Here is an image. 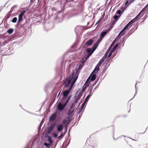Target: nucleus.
I'll use <instances>...</instances> for the list:
<instances>
[{
    "mask_svg": "<svg viewBox=\"0 0 148 148\" xmlns=\"http://www.w3.org/2000/svg\"><path fill=\"white\" fill-rule=\"evenodd\" d=\"M97 36H94L91 38L89 39L85 42V45L87 46H91L94 42V39L95 38H96Z\"/></svg>",
    "mask_w": 148,
    "mask_h": 148,
    "instance_id": "f257e3e1",
    "label": "nucleus"
},
{
    "mask_svg": "<svg viewBox=\"0 0 148 148\" xmlns=\"http://www.w3.org/2000/svg\"><path fill=\"white\" fill-rule=\"evenodd\" d=\"M56 128L58 131L59 132H62L63 129V125L60 123H58L57 124Z\"/></svg>",
    "mask_w": 148,
    "mask_h": 148,
    "instance_id": "f8f14e48",
    "label": "nucleus"
},
{
    "mask_svg": "<svg viewBox=\"0 0 148 148\" xmlns=\"http://www.w3.org/2000/svg\"><path fill=\"white\" fill-rule=\"evenodd\" d=\"M90 77H88V78H87V80H86V81L85 82V83H86V84H89V85L90 84Z\"/></svg>",
    "mask_w": 148,
    "mask_h": 148,
    "instance_id": "a19ab883",
    "label": "nucleus"
},
{
    "mask_svg": "<svg viewBox=\"0 0 148 148\" xmlns=\"http://www.w3.org/2000/svg\"><path fill=\"white\" fill-rule=\"evenodd\" d=\"M148 16V12L145 15L143 18L142 20H143L141 22H143Z\"/></svg>",
    "mask_w": 148,
    "mask_h": 148,
    "instance_id": "2f4dec72",
    "label": "nucleus"
},
{
    "mask_svg": "<svg viewBox=\"0 0 148 148\" xmlns=\"http://www.w3.org/2000/svg\"><path fill=\"white\" fill-rule=\"evenodd\" d=\"M74 77L73 76V75H70L69 78L68 79L64 85V88L67 87L69 86V84L71 83V80L72 79L73 80L74 79Z\"/></svg>",
    "mask_w": 148,
    "mask_h": 148,
    "instance_id": "7ed1b4c3",
    "label": "nucleus"
},
{
    "mask_svg": "<svg viewBox=\"0 0 148 148\" xmlns=\"http://www.w3.org/2000/svg\"><path fill=\"white\" fill-rule=\"evenodd\" d=\"M130 35V34H129L128 33H127V34L123 38L127 40V39L128 38L129 36Z\"/></svg>",
    "mask_w": 148,
    "mask_h": 148,
    "instance_id": "4d7b16f0",
    "label": "nucleus"
},
{
    "mask_svg": "<svg viewBox=\"0 0 148 148\" xmlns=\"http://www.w3.org/2000/svg\"><path fill=\"white\" fill-rule=\"evenodd\" d=\"M136 22V21L134 18L130 21V22L131 23H132V25H133V24Z\"/></svg>",
    "mask_w": 148,
    "mask_h": 148,
    "instance_id": "13d9d810",
    "label": "nucleus"
},
{
    "mask_svg": "<svg viewBox=\"0 0 148 148\" xmlns=\"http://www.w3.org/2000/svg\"><path fill=\"white\" fill-rule=\"evenodd\" d=\"M17 21V18L16 17H14L11 20V21L13 23H16Z\"/></svg>",
    "mask_w": 148,
    "mask_h": 148,
    "instance_id": "f704fd0d",
    "label": "nucleus"
},
{
    "mask_svg": "<svg viewBox=\"0 0 148 148\" xmlns=\"http://www.w3.org/2000/svg\"><path fill=\"white\" fill-rule=\"evenodd\" d=\"M101 64V62H99L96 65V66H97V67H98L99 68V67L100 66Z\"/></svg>",
    "mask_w": 148,
    "mask_h": 148,
    "instance_id": "69168bd1",
    "label": "nucleus"
},
{
    "mask_svg": "<svg viewBox=\"0 0 148 148\" xmlns=\"http://www.w3.org/2000/svg\"><path fill=\"white\" fill-rule=\"evenodd\" d=\"M112 29V28L111 27H109L105 29L104 30L108 34Z\"/></svg>",
    "mask_w": 148,
    "mask_h": 148,
    "instance_id": "e433bc0d",
    "label": "nucleus"
},
{
    "mask_svg": "<svg viewBox=\"0 0 148 148\" xmlns=\"http://www.w3.org/2000/svg\"><path fill=\"white\" fill-rule=\"evenodd\" d=\"M53 135L55 138H57L58 136V134L56 133H53Z\"/></svg>",
    "mask_w": 148,
    "mask_h": 148,
    "instance_id": "338daca9",
    "label": "nucleus"
},
{
    "mask_svg": "<svg viewBox=\"0 0 148 148\" xmlns=\"http://www.w3.org/2000/svg\"><path fill=\"white\" fill-rule=\"evenodd\" d=\"M111 61V60L109 58H108H108L106 59L105 61V63H108L110 61Z\"/></svg>",
    "mask_w": 148,
    "mask_h": 148,
    "instance_id": "603ef678",
    "label": "nucleus"
},
{
    "mask_svg": "<svg viewBox=\"0 0 148 148\" xmlns=\"http://www.w3.org/2000/svg\"><path fill=\"white\" fill-rule=\"evenodd\" d=\"M141 17L140 13H138L134 19H135L136 21H137L139 20Z\"/></svg>",
    "mask_w": 148,
    "mask_h": 148,
    "instance_id": "6ab92c4d",
    "label": "nucleus"
},
{
    "mask_svg": "<svg viewBox=\"0 0 148 148\" xmlns=\"http://www.w3.org/2000/svg\"><path fill=\"white\" fill-rule=\"evenodd\" d=\"M27 23L26 22H25L22 25L21 24H20V25L19 26V27L20 28H24L25 27V25H27Z\"/></svg>",
    "mask_w": 148,
    "mask_h": 148,
    "instance_id": "473e14b6",
    "label": "nucleus"
},
{
    "mask_svg": "<svg viewBox=\"0 0 148 148\" xmlns=\"http://www.w3.org/2000/svg\"><path fill=\"white\" fill-rule=\"evenodd\" d=\"M93 87H92V86H91L90 85V86H89V88H88L89 89V94L92 95V92H92L93 90H92Z\"/></svg>",
    "mask_w": 148,
    "mask_h": 148,
    "instance_id": "72a5a7b5",
    "label": "nucleus"
},
{
    "mask_svg": "<svg viewBox=\"0 0 148 148\" xmlns=\"http://www.w3.org/2000/svg\"><path fill=\"white\" fill-rule=\"evenodd\" d=\"M126 33V32H121V33H120V35L121 36H123L124 35H125Z\"/></svg>",
    "mask_w": 148,
    "mask_h": 148,
    "instance_id": "0e129e2a",
    "label": "nucleus"
},
{
    "mask_svg": "<svg viewBox=\"0 0 148 148\" xmlns=\"http://www.w3.org/2000/svg\"><path fill=\"white\" fill-rule=\"evenodd\" d=\"M70 94V92L68 90H66L64 91L63 95L65 97H66L68 96H69V95Z\"/></svg>",
    "mask_w": 148,
    "mask_h": 148,
    "instance_id": "4468645a",
    "label": "nucleus"
},
{
    "mask_svg": "<svg viewBox=\"0 0 148 148\" xmlns=\"http://www.w3.org/2000/svg\"><path fill=\"white\" fill-rule=\"evenodd\" d=\"M101 42L99 40H98L94 44L92 47V49H93L92 52H94L95 50Z\"/></svg>",
    "mask_w": 148,
    "mask_h": 148,
    "instance_id": "39448f33",
    "label": "nucleus"
},
{
    "mask_svg": "<svg viewBox=\"0 0 148 148\" xmlns=\"http://www.w3.org/2000/svg\"><path fill=\"white\" fill-rule=\"evenodd\" d=\"M34 147V143L32 141H30L29 143L28 144L27 147H26L25 148H32L33 146Z\"/></svg>",
    "mask_w": 148,
    "mask_h": 148,
    "instance_id": "2eb2a0df",
    "label": "nucleus"
},
{
    "mask_svg": "<svg viewBox=\"0 0 148 148\" xmlns=\"http://www.w3.org/2000/svg\"><path fill=\"white\" fill-rule=\"evenodd\" d=\"M97 74L96 73H92V72L89 77H90L91 82L94 81L97 78Z\"/></svg>",
    "mask_w": 148,
    "mask_h": 148,
    "instance_id": "0eeeda50",
    "label": "nucleus"
},
{
    "mask_svg": "<svg viewBox=\"0 0 148 148\" xmlns=\"http://www.w3.org/2000/svg\"><path fill=\"white\" fill-rule=\"evenodd\" d=\"M51 84L50 83H47L45 84L44 87V91L47 93L48 90L50 88Z\"/></svg>",
    "mask_w": 148,
    "mask_h": 148,
    "instance_id": "ddd939ff",
    "label": "nucleus"
},
{
    "mask_svg": "<svg viewBox=\"0 0 148 148\" xmlns=\"http://www.w3.org/2000/svg\"><path fill=\"white\" fill-rule=\"evenodd\" d=\"M43 145L45 146L47 148H50V144L49 143L45 142L44 143Z\"/></svg>",
    "mask_w": 148,
    "mask_h": 148,
    "instance_id": "79ce46f5",
    "label": "nucleus"
},
{
    "mask_svg": "<svg viewBox=\"0 0 148 148\" xmlns=\"http://www.w3.org/2000/svg\"><path fill=\"white\" fill-rule=\"evenodd\" d=\"M66 106L64 104L60 103L58 106V108L60 111H62Z\"/></svg>",
    "mask_w": 148,
    "mask_h": 148,
    "instance_id": "6e6552de",
    "label": "nucleus"
},
{
    "mask_svg": "<svg viewBox=\"0 0 148 148\" xmlns=\"http://www.w3.org/2000/svg\"><path fill=\"white\" fill-rule=\"evenodd\" d=\"M78 77V75H77L75 78L73 80V82L71 83V84L69 88V90H71L74 85L75 83L76 82Z\"/></svg>",
    "mask_w": 148,
    "mask_h": 148,
    "instance_id": "1a4fd4ad",
    "label": "nucleus"
},
{
    "mask_svg": "<svg viewBox=\"0 0 148 148\" xmlns=\"http://www.w3.org/2000/svg\"><path fill=\"white\" fill-rule=\"evenodd\" d=\"M120 34H118V35L116 37V38L114 40L113 42H114V41H115L116 42H117L121 38V36H119Z\"/></svg>",
    "mask_w": 148,
    "mask_h": 148,
    "instance_id": "7c9ffc66",
    "label": "nucleus"
},
{
    "mask_svg": "<svg viewBox=\"0 0 148 148\" xmlns=\"http://www.w3.org/2000/svg\"><path fill=\"white\" fill-rule=\"evenodd\" d=\"M14 31V29L13 28H9L6 31V32L8 33L9 34H12Z\"/></svg>",
    "mask_w": 148,
    "mask_h": 148,
    "instance_id": "a211bd4d",
    "label": "nucleus"
},
{
    "mask_svg": "<svg viewBox=\"0 0 148 148\" xmlns=\"http://www.w3.org/2000/svg\"><path fill=\"white\" fill-rule=\"evenodd\" d=\"M71 95H70V96H69L68 97L67 99H66V101L64 103L65 105L66 106L67 104L69 102V101L70 99H71Z\"/></svg>",
    "mask_w": 148,
    "mask_h": 148,
    "instance_id": "5701e85b",
    "label": "nucleus"
},
{
    "mask_svg": "<svg viewBox=\"0 0 148 148\" xmlns=\"http://www.w3.org/2000/svg\"><path fill=\"white\" fill-rule=\"evenodd\" d=\"M89 86V84H86L85 83L84 84V85L82 87V88L85 89L86 90V88L88 87Z\"/></svg>",
    "mask_w": 148,
    "mask_h": 148,
    "instance_id": "de8ad7c7",
    "label": "nucleus"
},
{
    "mask_svg": "<svg viewBox=\"0 0 148 148\" xmlns=\"http://www.w3.org/2000/svg\"><path fill=\"white\" fill-rule=\"evenodd\" d=\"M116 22V21L114 20H112L110 22V23L114 25Z\"/></svg>",
    "mask_w": 148,
    "mask_h": 148,
    "instance_id": "052dcab7",
    "label": "nucleus"
},
{
    "mask_svg": "<svg viewBox=\"0 0 148 148\" xmlns=\"http://www.w3.org/2000/svg\"><path fill=\"white\" fill-rule=\"evenodd\" d=\"M119 45H120V43L119 42H117L115 45L113 47L112 50L109 52L108 55V58H110L111 56L112 53L115 51L117 47H118Z\"/></svg>",
    "mask_w": 148,
    "mask_h": 148,
    "instance_id": "20e7f679",
    "label": "nucleus"
},
{
    "mask_svg": "<svg viewBox=\"0 0 148 148\" xmlns=\"http://www.w3.org/2000/svg\"><path fill=\"white\" fill-rule=\"evenodd\" d=\"M85 62V61H84V62L83 61H82L81 63H80L78 66V68L79 69L81 70L82 68L83 67V66H84V63Z\"/></svg>",
    "mask_w": 148,
    "mask_h": 148,
    "instance_id": "393cba45",
    "label": "nucleus"
},
{
    "mask_svg": "<svg viewBox=\"0 0 148 148\" xmlns=\"http://www.w3.org/2000/svg\"><path fill=\"white\" fill-rule=\"evenodd\" d=\"M64 136V135L63 134V132H61L60 135L58 137V138L62 139Z\"/></svg>",
    "mask_w": 148,
    "mask_h": 148,
    "instance_id": "8fccbe9b",
    "label": "nucleus"
},
{
    "mask_svg": "<svg viewBox=\"0 0 148 148\" xmlns=\"http://www.w3.org/2000/svg\"><path fill=\"white\" fill-rule=\"evenodd\" d=\"M27 10H23L21 12L20 14L18 15L19 16H23V15L25 14V13L26 12Z\"/></svg>",
    "mask_w": 148,
    "mask_h": 148,
    "instance_id": "c756f323",
    "label": "nucleus"
},
{
    "mask_svg": "<svg viewBox=\"0 0 148 148\" xmlns=\"http://www.w3.org/2000/svg\"><path fill=\"white\" fill-rule=\"evenodd\" d=\"M137 84V82L136 83V84L135 85V90H136V92H135V94L133 98H134V97L136 95L137 93L138 89H137V88L136 87V85Z\"/></svg>",
    "mask_w": 148,
    "mask_h": 148,
    "instance_id": "a18cd8bd",
    "label": "nucleus"
},
{
    "mask_svg": "<svg viewBox=\"0 0 148 148\" xmlns=\"http://www.w3.org/2000/svg\"><path fill=\"white\" fill-rule=\"evenodd\" d=\"M132 3H130V1L129 0H127L126 1L125 5L126 6H127L130 5Z\"/></svg>",
    "mask_w": 148,
    "mask_h": 148,
    "instance_id": "4c0bfd02",
    "label": "nucleus"
},
{
    "mask_svg": "<svg viewBox=\"0 0 148 148\" xmlns=\"http://www.w3.org/2000/svg\"><path fill=\"white\" fill-rule=\"evenodd\" d=\"M83 108H81V106L78 109V112H77V114H79L80 113H81V112H82V109Z\"/></svg>",
    "mask_w": 148,
    "mask_h": 148,
    "instance_id": "09e8293b",
    "label": "nucleus"
},
{
    "mask_svg": "<svg viewBox=\"0 0 148 148\" xmlns=\"http://www.w3.org/2000/svg\"><path fill=\"white\" fill-rule=\"evenodd\" d=\"M76 105H77L76 104L72 103L70 108V110H72V109H75V108L76 106Z\"/></svg>",
    "mask_w": 148,
    "mask_h": 148,
    "instance_id": "a878e982",
    "label": "nucleus"
},
{
    "mask_svg": "<svg viewBox=\"0 0 148 148\" xmlns=\"http://www.w3.org/2000/svg\"><path fill=\"white\" fill-rule=\"evenodd\" d=\"M83 11H84V9L83 8H82L80 10V12L81 13H83V16H84L85 17H86L87 15V14L86 13H85V12H83Z\"/></svg>",
    "mask_w": 148,
    "mask_h": 148,
    "instance_id": "49530a36",
    "label": "nucleus"
},
{
    "mask_svg": "<svg viewBox=\"0 0 148 148\" xmlns=\"http://www.w3.org/2000/svg\"><path fill=\"white\" fill-rule=\"evenodd\" d=\"M23 16H20L18 15V22H20L21 23L23 21Z\"/></svg>",
    "mask_w": 148,
    "mask_h": 148,
    "instance_id": "c85d7f7f",
    "label": "nucleus"
},
{
    "mask_svg": "<svg viewBox=\"0 0 148 148\" xmlns=\"http://www.w3.org/2000/svg\"><path fill=\"white\" fill-rule=\"evenodd\" d=\"M126 40V39L124 38H122L121 41H122V47H123L124 46V43L125 42Z\"/></svg>",
    "mask_w": 148,
    "mask_h": 148,
    "instance_id": "ea45409f",
    "label": "nucleus"
},
{
    "mask_svg": "<svg viewBox=\"0 0 148 148\" xmlns=\"http://www.w3.org/2000/svg\"><path fill=\"white\" fill-rule=\"evenodd\" d=\"M110 62L109 64H108L107 67L104 66V68L103 69L102 73L103 72V73H104V72L106 70L108 67L110 66Z\"/></svg>",
    "mask_w": 148,
    "mask_h": 148,
    "instance_id": "37998d69",
    "label": "nucleus"
},
{
    "mask_svg": "<svg viewBox=\"0 0 148 148\" xmlns=\"http://www.w3.org/2000/svg\"><path fill=\"white\" fill-rule=\"evenodd\" d=\"M54 124L51 125L49 127V129L50 130H52L54 127Z\"/></svg>",
    "mask_w": 148,
    "mask_h": 148,
    "instance_id": "3c124183",
    "label": "nucleus"
},
{
    "mask_svg": "<svg viewBox=\"0 0 148 148\" xmlns=\"http://www.w3.org/2000/svg\"><path fill=\"white\" fill-rule=\"evenodd\" d=\"M129 26L127 24L124 27L126 30L129 29Z\"/></svg>",
    "mask_w": 148,
    "mask_h": 148,
    "instance_id": "774afa93",
    "label": "nucleus"
},
{
    "mask_svg": "<svg viewBox=\"0 0 148 148\" xmlns=\"http://www.w3.org/2000/svg\"><path fill=\"white\" fill-rule=\"evenodd\" d=\"M120 16H118L116 15H115L113 16V18L115 19L114 20L117 21L119 19V18H120Z\"/></svg>",
    "mask_w": 148,
    "mask_h": 148,
    "instance_id": "4be33fe9",
    "label": "nucleus"
},
{
    "mask_svg": "<svg viewBox=\"0 0 148 148\" xmlns=\"http://www.w3.org/2000/svg\"><path fill=\"white\" fill-rule=\"evenodd\" d=\"M48 140L49 142V143L50 144H52L53 143V142L52 141V140L50 136H48Z\"/></svg>",
    "mask_w": 148,
    "mask_h": 148,
    "instance_id": "58836bf2",
    "label": "nucleus"
},
{
    "mask_svg": "<svg viewBox=\"0 0 148 148\" xmlns=\"http://www.w3.org/2000/svg\"><path fill=\"white\" fill-rule=\"evenodd\" d=\"M56 116L55 113H53L49 116V121H53L56 119Z\"/></svg>",
    "mask_w": 148,
    "mask_h": 148,
    "instance_id": "9d476101",
    "label": "nucleus"
},
{
    "mask_svg": "<svg viewBox=\"0 0 148 148\" xmlns=\"http://www.w3.org/2000/svg\"><path fill=\"white\" fill-rule=\"evenodd\" d=\"M99 80V79H97L96 81L91 86L92 87H94L97 83V82H98V81Z\"/></svg>",
    "mask_w": 148,
    "mask_h": 148,
    "instance_id": "6e6d98bb",
    "label": "nucleus"
},
{
    "mask_svg": "<svg viewBox=\"0 0 148 148\" xmlns=\"http://www.w3.org/2000/svg\"><path fill=\"white\" fill-rule=\"evenodd\" d=\"M145 12H145V11H143L141 13L140 11L139 13H140V15L141 16V17L144 14Z\"/></svg>",
    "mask_w": 148,
    "mask_h": 148,
    "instance_id": "5fc2aeb1",
    "label": "nucleus"
},
{
    "mask_svg": "<svg viewBox=\"0 0 148 148\" xmlns=\"http://www.w3.org/2000/svg\"><path fill=\"white\" fill-rule=\"evenodd\" d=\"M62 123L64 125H66L69 124V122L68 120L64 119L62 121Z\"/></svg>",
    "mask_w": 148,
    "mask_h": 148,
    "instance_id": "412c9836",
    "label": "nucleus"
},
{
    "mask_svg": "<svg viewBox=\"0 0 148 148\" xmlns=\"http://www.w3.org/2000/svg\"><path fill=\"white\" fill-rule=\"evenodd\" d=\"M78 91H77V92H76V93L75 94V96L74 97V98L75 99H77V100H78V101L80 99V97H78V96L77 95L78 94Z\"/></svg>",
    "mask_w": 148,
    "mask_h": 148,
    "instance_id": "bb28decb",
    "label": "nucleus"
},
{
    "mask_svg": "<svg viewBox=\"0 0 148 148\" xmlns=\"http://www.w3.org/2000/svg\"><path fill=\"white\" fill-rule=\"evenodd\" d=\"M92 96V95L89 94L84 99V101L82 103L81 105V108H84L85 107V105L87 104L89 99Z\"/></svg>",
    "mask_w": 148,
    "mask_h": 148,
    "instance_id": "f03ea898",
    "label": "nucleus"
},
{
    "mask_svg": "<svg viewBox=\"0 0 148 148\" xmlns=\"http://www.w3.org/2000/svg\"><path fill=\"white\" fill-rule=\"evenodd\" d=\"M99 69L98 67H97V66H96L95 68H94L93 71L92 72V73H98V71H99Z\"/></svg>",
    "mask_w": 148,
    "mask_h": 148,
    "instance_id": "f3484780",
    "label": "nucleus"
},
{
    "mask_svg": "<svg viewBox=\"0 0 148 148\" xmlns=\"http://www.w3.org/2000/svg\"><path fill=\"white\" fill-rule=\"evenodd\" d=\"M92 144H90L88 143V140L87 139V141H86L85 145V148H86V147L88 145H89L90 146H91L92 148H94V146H92Z\"/></svg>",
    "mask_w": 148,
    "mask_h": 148,
    "instance_id": "cd10ccee",
    "label": "nucleus"
},
{
    "mask_svg": "<svg viewBox=\"0 0 148 148\" xmlns=\"http://www.w3.org/2000/svg\"><path fill=\"white\" fill-rule=\"evenodd\" d=\"M92 51L93 49L91 48H89L87 49V51L88 54V56H90L94 52H92Z\"/></svg>",
    "mask_w": 148,
    "mask_h": 148,
    "instance_id": "dca6fc26",
    "label": "nucleus"
},
{
    "mask_svg": "<svg viewBox=\"0 0 148 148\" xmlns=\"http://www.w3.org/2000/svg\"><path fill=\"white\" fill-rule=\"evenodd\" d=\"M148 11V6L147 5L143 8L140 11L141 13L143 11H145V12H147Z\"/></svg>",
    "mask_w": 148,
    "mask_h": 148,
    "instance_id": "aec40b11",
    "label": "nucleus"
},
{
    "mask_svg": "<svg viewBox=\"0 0 148 148\" xmlns=\"http://www.w3.org/2000/svg\"><path fill=\"white\" fill-rule=\"evenodd\" d=\"M83 93H82V92H79V93L78 94L77 96H78V97H81L83 95Z\"/></svg>",
    "mask_w": 148,
    "mask_h": 148,
    "instance_id": "680f3d73",
    "label": "nucleus"
},
{
    "mask_svg": "<svg viewBox=\"0 0 148 148\" xmlns=\"http://www.w3.org/2000/svg\"><path fill=\"white\" fill-rule=\"evenodd\" d=\"M125 8L124 7H122L121 8L120 10H121V11H122V13H123V12L125 11Z\"/></svg>",
    "mask_w": 148,
    "mask_h": 148,
    "instance_id": "864d4df0",
    "label": "nucleus"
},
{
    "mask_svg": "<svg viewBox=\"0 0 148 148\" xmlns=\"http://www.w3.org/2000/svg\"><path fill=\"white\" fill-rule=\"evenodd\" d=\"M107 34L104 30L102 31L100 34V37L98 39L101 41H102L103 39Z\"/></svg>",
    "mask_w": 148,
    "mask_h": 148,
    "instance_id": "423d86ee",
    "label": "nucleus"
},
{
    "mask_svg": "<svg viewBox=\"0 0 148 148\" xmlns=\"http://www.w3.org/2000/svg\"><path fill=\"white\" fill-rule=\"evenodd\" d=\"M71 128L72 127H71L69 128V131L68 133L67 138L66 139L65 141H66L67 140L68 138L70 136V132L71 130Z\"/></svg>",
    "mask_w": 148,
    "mask_h": 148,
    "instance_id": "c9c22d12",
    "label": "nucleus"
},
{
    "mask_svg": "<svg viewBox=\"0 0 148 148\" xmlns=\"http://www.w3.org/2000/svg\"><path fill=\"white\" fill-rule=\"evenodd\" d=\"M116 14H117L119 15V16H120L122 15L123 13H122V11H121V10L120 9L116 11Z\"/></svg>",
    "mask_w": 148,
    "mask_h": 148,
    "instance_id": "b1692460",
    "label": "nucleus"
},
{
    "mask_svg": "<svg viewBox=\"0 0 148 148\" xmlns=\"http://www.w3.org/2000/svg\"><path fill=\"white\" fill-rule=\"evenodd\" d=\"M20 23H21L20 22H18V21H17V22L16 24L15 25V26L17 27H19V26L20 25Z\"/></svg>",
    "mask_w": 148,
    "mask_h": 148,
    "instance_id": "e2e57ef3",
    "label": "nucleus"
},
{
    "mask_svg": "<svg viewBox=\"0 0 148 148\" xmlns=\"http://www.w3.org/2000/svg\"><path fill=\"white\" fill-rule=\"evenodd\" d=\"M117 51H116V52H115L112 55V57H111L110 58V60H111V61H112V59L116 55L117 53Z\"/></svg>",
    "mask_w": 148,
    "mask_h": 148,
    "instance_id": "c03bdc74",
    "label": "nucleus"
},
{
    "mask_svg": "<svg viewBox=\"0 0 148 148\" xmlns=\"http://www.w3.org/2000/svg\"><path fill=\"white\" fill-rule=\"evenodd\" d=\"M78 100H77V99H75L74 101L73 102V103L76 104L77 105V102L78 101Z\"/></svg>",
    "mask_w": 148,
    "mask_h": 148,
    "instance_id": "bf43d9fd",
    "label": "nucleus"
},
{
    "mask_svg": "<svg viewBox=\"0 0 148 148\" xmlns=\"http://www.w3.org/2000/svg\"><path fill=\"white\" fill-rule=\"evenodd\" d=\"M75 111V109L70 110V108L67 113V115L70 117H71L74 115Z\"/></svg>",
    "mask_w": 148,
    "mask_h": 148,
    "instance_id": "9b49d317",
    "label": "nucleus"
}]
</instances>
